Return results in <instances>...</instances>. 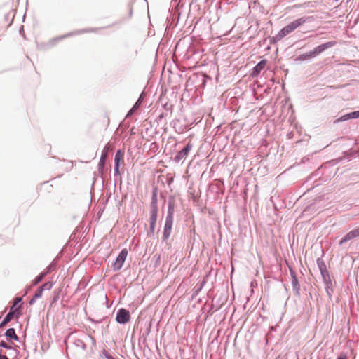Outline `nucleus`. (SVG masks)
<instances>
[{"label":"nucleus","mask_w":359,"mask_h":359,"mask_svg":"<svg viewBox=\"0 0 359 359\" xmlns=\"http://www.w3.org/2000/svg\"><path fill=\"white\" fill-rule=\"evenodd\" d=\"M205 281H202L201 283V284L198 285V286H196L195 287V290L194 291V293H193V297H196L198 295V294L199 293V292L202 290V288L203 287L204 285H205Z\"/></svg>","instance_id":"b1692460"},{"label":"nucleus","mask_w":359,"mask_h":359,"mask_svg":"<svg viewBox=\"0 0 359 359\" xmlns=\"http://www.w3.org/2000/svg\"><path fill=\"white\" fill-rule=\"evenodd\" d=\"M173 221L172 219H165L164 228H163V232L162 235V240L163 241H167L168 238L170 236L172 225H173Z\"/></svg>","instance_id":"1a4fd4ad"},{"label":"nucleus","mask_w":359,"mask_h":359,"mask_svg":"<svg viewBox=\"0 0 359 359\" xmlns=\"http://www.w3.org/2000/svg\"><path fill=\"white\" fill-rule=\"evenodd\" d=\"M166 116V114H165L164 113H161L159 116H158V119H162L163 118H164L165 116Z\"/></svg>","instance_id":"f704fd0d"},{"label":"nucleus","mask_w":359,"mask_h":359,"mask_svg":"<svg viewBox=\"0 0 359 359\" xmlns=\"http://www.w3.org/2000/svg\"><path fill=\"white\" fill-rule=\"evenodd\" d=\"M163 107L166 110H172V106H168V104H164Z\"/></svg>","instance_id":"473e14b6"},{"label":"nucleus","mask_w":359,"mask_h":359,"mask_svg":"<svg viewBox=\"0 0 359 359\" xmlns=\"http://www.w3.org/2000/svg\"><path fill=\"white\" fill-rule=\"evenodd\" d=\"M142 96H143V93H142L139 99L135 103V104L133 105L132 109L129 110V111L128 112V114L126 115V117L131 116L133 114L134 111L139 108V107L140 106L141 102H142Z\"/></svg>","instance_id":"6ab92c4d"},{"label":"nucleus","mask_w":359,"mask_h":359,"mask_svg":"<svg viewBox=\"0 0 359 359\" xmlns=\"http://www.w3.org/2000/svg\"><path fill=\"white\" fill-rule=\"evenodd\" d=\"M120 165H114V175H120Z\"/></svg>","instance_id":"c756f323"},{"label":"nucleus","mask_w":359,"mask_h":359,"mask_svg":"<svg viewBox=\"0 0 359 359\" xmlns=\"http://www.w3.org/2000/svg\"><path fill=\"white\" fill-rule=\"evenodd\" d=\"M86 340H90L93 346H95L96 344V340L95 339L89 334H84L83 339H76L74 341V345L78 348L81 349L82 351H86Z\"/></svg>","instance_id":"39448f33"},{"label":"nucleus","mask_w":359,"mask_h":359,"mask_svg":"<svg viewBox=\"0 0 359 359\" xmlns=\"http://www.w3.org/2000/svg\"><path fill=\"white\" fill-rule=\"evenodd\" d=\"M193 144L191 143V142H189L182 150L177 153L174 157V161L179 163L181 161H184L191 150Z\"/></svg>","instance_id":"423d86ee"},{"label":"nucleus","mask_w":359,"mask_h":359,"mask_svg":"<svg viewBox=\"0 0 359 359\" xmlns=\"http://www.w3.org/2000/svg\"><path fill=\"white\" fill-rule=\"evenodd\" d=\"M97 29V28L96 29H81V30H79V31H76L74 32H70L67 34L53 39L52 40L50 41L49 45H50V46H53L56 42H57L58 41H60L61 39L67 38L68 36H71L81 34V33L88 32H94Z\"/></svg>","instance_id":"6e6552de"},{"label":"nucleus","mask_w":359,"mask_h":359,"mask_svg":"<svg viewBox=\"0 0 359 359\" xmlns=\"http://www.w3.org/2000/svg\"><path fill=\"white\" fill-rule=\"evenodd\" d=\"M158 187H153L152 196L151 201L150 218H149V236H152L155 233L156 224L158 218Z\"/></svg>","instance_id":"f03ea898"},{"label":"nucleus","mask_w":359,"mask_h":359,"mask_svg":"<svg viewBox=\"0 0 359 359\" xmlns=\"http://www.w3.org/2000/svg\"><path fill=\"white\" fill-rule=\"evenodd\" d=\"M1 352V351H0V353ZM0 355H1V354L0 353Z\"/></svg>","instance_id":"4c0bfd02"},{"label":"nucleus","mask_w":359,"mask_h":359,"mask_svg":"<svg viewBox=\"0 0 359 359\" xmlns=\"http://www.w3.org/2000/svg\"><path fill=\"white\" fill-rule=\"evenodd\" d=\"M358 118H359V111H352V112L348 113L346 114H344V115L340 116L339 118L334 120L333 121V123L337 124L339 122H344V121H348L349 119Z\"/></svg>","instance_id":"ddd939ff"},{"label":"nucleus","mask_w":359,"mask_h":359,"mask_svg":"<svg viewBox=\"0 0 359 359\" xmlns=\"http://www.w3.org/2000/svg\"><path fill=\"white\" fill-rule=\"evenodd\" d=\"M20 314V312L19 311V309H15V311L10 310L9 312L6 315L3 320L0 323V327H2L5 326L6 324H8L13 318V316L15 315L17 317L19 316Z\"/></svg>","instance_id":"4468645a"},{"label":"nucleus","mask_w":359,"mask_h":359,"mask_svg":"<svg viewBox=\"0 0 359 359\" xmlns=\"http://www.w3.org/2000/svg\"><path fill=\"white\" fill-rule=\"evenodd\" d=\"M0 347L6 348V349H11V346H9L7 343H6L4 341H0Z\"/></svg>","instance_id":"c85d7f7f"},{"label":"nucleus","mask_w":359,"mask_h":359,"mask_svg":"<svg viewBox=\"0 0 359 359\" xmlns=\"http://www.w3.org/2000/svg\"><path fill=\"white\" fill-rule=\"evenodd\" d=\"M0 359H8L6 355H0Z\"/></svg>","instance_id":"c9c22d12"},{"label":"nucleus","mask_w":359,"mask_h":359,"mask_svg":"<svg viewBox=\"0 0 359 359\" xmlns=\"http://www.w3.org/2000/svg\"><path fill=\"white\" fill-rule=\"evenodd\" d=\"M43 290H50L53 287V283L52 282H46L43 283L41 286H40Z\"/></svg>","instance_id":"bb28decb"},{"label":"nucleus","mask_w":359,"mask_h":359,"mask_svg":"<svg viewBox=\"0 0 359 359\" xmlns=\"http://www.w3.org/2000/svg\"><path fill=\"white\" fill-rule=\"evenodd\" d=\"M36 299L37 298H35V296L34 295V297L29 302V305H33L36 302Z\"/></svg>","instance_id":"2f4dec72"},{"label":"nucleus","mask_w":359,"mask_h":359,"mask_svg":"<svg viewBox=\"0 0 359 359\" xmlns=\"http://www.w3.org/2000/svg\"><path fill=\"white\" fill-rule=\"evenodd\" d=\"M45 274L42 272L39 276H37L33 280H32V285H36L40 282L43 280V279L45 278Z\"/></svg>","instance_id":"5701e85b"},{"label":"nucleus","mask_w":359,"mask_h":359,"mask_svg":"<svg viewBox=\"0 0 359 359\" xmlns=\"http://www.w3.org/2000/svg\"><path fill=\"white\" fill-rule=\"evenodd\" d=\"M56 269V264L55 262H51L48 266L45 269V271L43 273L45 274V276L50 273L51 272L54 271Z\"/></svg>","instance_id":"4be33fe9"},{"label":"nucleus","mask_w":359,"mask_h":359,"mask_svg":"<svg viewBox=\"0 0 359 359\" xmlns=\"http://www.w3.org/2000/svg\"><path fill=\"white\" fill-rule=\"evenodd\" d=\"M266 64V61L265 60H260L252 69V76L253 77L257 76L260 72L264 68Z\"/></svg>","instance_id":"dca6fc26"},{"label":"nucleus","mask_w":359,"mask_h":359,"mask_svg":"<svg viewBox=\"0 0 359 359\" xmlns=\"http://www.w3.org/2000/svg\"><path fill=\"white\" fill-rule=\"evenodd\" d=\"M111 150V147H110V145L109 144H107L102 151V154H101V156H100V159H102V160H104L106 161L107 160V155H108V153L109 151Z\"/></svg>","instance_id":"412c9836"},{"label":"nucleus","mask_w":359,"mask_h":359,"mask_svg":"<svg viewBox=\"0 0 359 359\" xmlns=\"http://www.w3.org/2000/svg\"><path fill=\"white\" fill-rule=\"evenodd\" d=\"M344 158L345 159H346L348 161H351V157L350 154H345L344 156Z\"/></svg>","instance_id":"72a5a7b5"},{"label":"nucleus","mask_w":359,"mask_h":359,"mask_svg":"<svg viewBox=\"0 0 359 359\" xmlns=\"http://www.w3.org/2000/svg\"><path fill=\"white\" fill-rule=\"evenodd\" d=\"M22 297H16V298H15V299H14V301H13V306L11 307L10 310H11V311H15V309H16V308H15V306H16L17 304H18L20 302H22ZM20 306H19L18 309H20Z\"/></svg>","instance_id":"a878e982"},{"label":"nucleus","mask_w":359,"mask_h":359,"mask_svg":"<svg viewBox=\"0 0 359 359\" xmlns=\"http://www.w3.org/2000/svg\"><path fill=\"white\" fill-rule=\"evenodd\" d=\"M43 289L41 287H39L37 289V290L34 294L35 298L39 299L40 297H41L42 294H43Z\"/></svg>","instance_id":"cd10ccee"},{"label":"nucleus","mask_w":359,"mask_h":359,"mask_svg":"<svg viewBox=\"0 0 359 359\" xmlns=\"http://www.w3.org/2000/svg\"><path fill=\"white\" fill-rule=\"evenodd\" d=\"M337 359H348L347 355L345 353H341Z\"/></svg>","instance_id":"7c9ffc66"},{"label":"nucleus","mask_w":359,"mask_h":359,"mask_svg":"<svg viewBox=\"0 0 359 359\" xmlns=\"http://www.w3.org/2000/svg\"><path fill=\"white\" fill-rule=\"evenodd\" d=\"M175 208V196H170L168 202V212L165 219L174 220V213Z\"/></svg>","instance_id":"9b49d317"},{"label":"nucleus","mask_w":359,"mask_h":359,"mask_svg":"<svg viewBox=\"0 0 359 359\" xmlns=\"http://www.w3.org/2000/svg\"><path fill=\"white\" fill-rule=\"evenodd\" d=\"M316 262L323 279H325L326 278L329 279V272L327 269L326 264H325L324 261L320 258H318Z\"/></svg>","instance_id":"2eb2a0df"},{"label":"nucleus","mask_w":359,"mask_h":359,"mask_svg":"<svg viewBox=\"0 0 359 359\" xmlns=\"http://www.w3.org/2000/svg\"><path fill=\"white\" fill-rule=\"evenodd\" d=\"M123 154L121 149H118L114 156V165H120L121 161L123 159Z\"/></svg>","instance_id":"aec40b11"},{"label":"nucleus","mask_w":359,"mask_h":359,"mask_svg":"<svg viewBox=\"0 0 359 359\" xmlns=\"http://www.w3.org/2000/svg\"><path fill=\"white\" fill-rule=\"evenodd\" d=\"M312 18L313 17L311 16H303L293 20L286 26L283 27L276 35L275 39L278 41L281 40L289 34L299 28L304 23L311 22Z\"/></svg>","instance_id":"f257e3e1"},{"label":"nucleus","mask_w":359,"mask_h":359,"mask_svg":"<svg viewBox=\"0 0 359 359\" xmlns=\"http://www.w3.org/2000/svg\"><path fill=\"white\" fill-rule=\"evenodd\" d=\"M130 318V312L123 308L119 309L116 313V320L119 324L127 323Z\"/></svg>","instance_id":"0eeeda50"},{"label":"nucleus","mask_w":359,"mask_h":359,"mask_svg":"<svg viewBox=\"0 0 359 359\" xmlns=\"http://www.w3.org/2000/svg\"><path fill=\"white\" fill-rule=\"evenodd\" d=\"M346 1H347V2H348V1H350L351 0H346Z\"/></svg>","instance_id":"e433bc0d"},{"label":"nucleus","mask_w":359,"mask_h":359,"mask_svg":"<svg viewBox=\"0 0 359 359\" xmlns=\"http://www.w3.org/2000/svg\"><path fill=\"white\" fill-rule=\"evenodd\" d=\"M336 41H328L325 43L320 44L312 50H310L306 53L301 54L299 56H297L295 59L296 61H304V60H309L312 58L316 57L317 55H320L323 52H324L327 48H332L334 46H335Z\"/></svg>","instance_id":"7ed1b4c3"},{"label":"nucleus","mask_w":359,"mask_h":359,"mask_svg":"<svg viewBox=\"0 0 359 359\" xmlns=\"http://www.w3.org/2000/svg\"><path fill=\"white\" fill-rule=\"evenodd\" d=\"M325 284V290H326V293L327 294V296L329 297V298H331L332 297V280H331V278H330V276H329V279H327V278L325 279H323Z\"/></svg>","instance_id":"a211bd4d"},{"label":"nucleus","mask_w":359,"mask_h":359,"mask_svg":"<svg viewBox=\"0 0 359 359\" xmlns=\"http://www.w3.org/2000/svg\"><path fill=\"white\" fill-rule=\"evenodd\" d=\"M105 162H106V161L100 158V161H99L97 167H98V172L101 175L103 174V170H104V168Z\"/></svg>","instance_id":"393cba45"},{"label":"nucleus","mask_w":359,"mask_h":359,"mask_svg":"<svg viewBox=\"0 0 359 359\" xmlns=\"http://www.w3.org/2000/svg\"><path fill=\"white\" fill-rule=\"evenodd\" d=\"M128 255V250L126 248L122 249L114 262L112 264L113 270L114 271H118L121 270L123 267V265L126 261V259Z\"/></svg>","instance_id":"20e7f679"},{"label":"nucleus","mask_w":359,"mask_h":359,"mask_svg":"<svg viewBox=\"0 0 359 359\" xmlns=\"http://www.w3.org/2000/svg\"><path fill=\"white\" fill-rule=\"evenodd\" d=\"M355 238H359V226L347 233L339 241V245H341Z\"/></svg>","instance_id":"9d476101"},{"label":"nucleus","mask_w":359,"mask_h":359,"mask_svg":"<svg viewBox=\"0 0 359 359\" xmlns=\"http://www.w3.org/2000/svg\"><path fill=\"white\" fill-rule=\"evenodd\" d=\"M289 269H290V276H291V278H292V286L293 291L297 296H299L300 295V285H299L298 279L296 276V273H295L294 271L291 267H290Z\"/></svg>","instance_id":"f8f14e48"},{"label":"nucleus","mask_w":359,"mask_h":359,"mask_svg":"<svg viewBox=\"0 0 359 359\" xmlns=\"http://www.w3.org/2000/svg\"><path fill=\"white\" fill-rule=\"evenodd\" d=\"M5 336L8 340L13 339L16 341H19V337L17 336L14 328L7 329L5 332Z\"/></svg>","instance_id":"f3484780"}]
</instances>
